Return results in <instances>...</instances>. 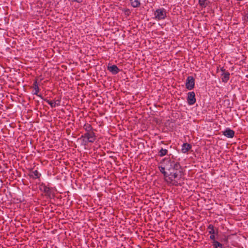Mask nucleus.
Masks as SVG:
<instances>
[{
  "label": "nucleus",
  "instance_id": "12",
  "mask_svg": "<svg viewBox=\"0 0 248 248\" xmlns=\"http://www.w3.org/2000/svg\"><path fill=\"white\" fill-rule=\"evenodd\" d=\"M108 70L111 72L113 74H117L119 71V69L117 67V66L115 65H113L110 66H108Z\"/></svg>",
  "mask_w": 248,
  "mask_h": 248
},
{
  "label": "nucleus",
  "instance_id": "14",
  "mask_svg": "<svg viewBox=\"0 0 248 248\" xmlns=\"http://www.w3.org/2000/svg\"><path fill=\"white\" fill-rule=\"evenodd\" d=\"M33 87L34 90L35 91V92L34 93V94H36V95H37L38 96H39L41 97L42 98H43L41 96V95H38V93L39 92V87H38V83H37L36 80L34 82L33 84Z\"/></svg>",
  "mask_w": 248,
  "mask_h": 248
},
{
  "label": "nucleus",
  "instance_id": "5",
  "mask_svg": "<svg viewBox=\"0 0 248 248\" xmlns=\"http://www.w3.org/2000/svg\"><path fill=\"white\" fill-rule=\"evenodd\" d=\"M40 189L45 193L47 197L52 198L54 197V194L52 189L47 186L42 185L40 186Z\"/></svg>",
  "mask_w": 248,
  "mask_h": 248
},
{
  "label": "nucleus",
  "instance_id": "13",
  "mask_svg": "<svg viewBox=\"0 0 248 248\" xmlns=\"http://www.w3.org/2000/svg\"><path fill=\"white\" fill-rule=\"evenodd\" d=\"M191 148V146L188 143H184L182 147L181 151L183 153H186Z\"/></svg>",
  "mask_w": 248,
  "mask_h": 248
},
{
  "label": "nucleus",
  "instance_id": "7",
  "mask_svg": "<svg viewBox=\"0 0 248 248\" xmlns=\"http://www.w3.org/2000/svg\"><path fill=\"white\" fill-rule=\"evenodd\" d=\"M196 102L195 94L194 92H189L187 95V102L189 105H193Z\"/></svg>",
  "mask_w": 248,
  "mask_h": 248
},
{
  "label": "nucleus",
  "instance_id": "3",
  "mask_svg": "<svg viewBox=\"0 0 248 248\" xmlns=\"http://www.w3.org/2000/svg\"><path fill=\"white\" fill-rule=\"evenodd\" d=\"M155 18L157 20L164 19L166 17V12L164 8L157 9L154 14Z\"/></svg>",
  "mask_w": 248,
  "mask_h": 248
},
{
  "label": "nucleus",
  "instance_id": "2",
  "mask_svg": "<svg viewBox=\"0 0 248 248\" xmlns=\"http://www.w3.org/2000/svg\"><path fill=\"white\" fill-rule=\"evenodd\" d=\"M172 160L173 159H171L170 158H167L164 159L161 162L162 166L159 167L160 170L164 174L165 178L166 177V176H168L167 173L165 171V170L169 171V170L171 169V165Z\"/></svg>",
  "mask_w": 248,
  "mask_h": 248
},
{
  "label": "nucleus",
  "instance_id": "15",
  "mask_svg": "<svg viewBox=\"0 0 248 248\" xmlns=\"http://www.w3.org/2000/svg\"><path fill=\"white\" fill-rule=\"evenodd\" d=\"M131 2V5L133 7H138L140 5V2L139 0H129Z\"/></svg>",
  "mask_w": 248,
  "mask_h": 248
},
{
  "label": "nucleus",
  "instance_id": "16",
  "mask_svg": "<svg viewBox=\"0 0 248 248\" xmlns=\"http://www.w3.org/2000/svg\"><path fill=\"white\" fill-rule=\"evenodd\" d=\"M208 230H209V233L211 234L216 233V231L214 230V227L213 225L210 224L208 227Z\"/></svg>",
  "mask_w": 248,
  "mask_h": 248
},
{
  "label": "nucleus",
  "instance_id": "22",
  "mask_svg": "<svg viewBox=\"0 0 248 248\" xmlns=\"http://www.w3.org/2000/svg\"><path fill=\"white\" fill-rule=\"evenodd\" d=\"M245 20L246 21H248V14H246L245 16Z\"/></svg>",
  "mask_w": 248,
  "mask_h": 248
},
{
  "label": "nucleus",
  "instance_id": "19",
  "mask_svg": "<svg viewBox=\"0 0 248 248\" xmlns=\"http://www.w3.org/2000/svg\"><path fill=\"white\" fill-rule=\"evenodd\" d=\"M199 3L202 7H205L207 5V0H199Z\"/></svg>",
  "mask_w": 248,
  "mask_h": 248
},
{
  "label": "nucleus",
  "instance_id": "20",
  "mask_svg": "<svg viewBox=\"0 0 248 248\" xmlns=\"http://www.w3.org/2000/svg\"><path fill=\"white\" fill-rule=\"evenodd\" d=\"M210 238L214 241H215V235L214 234H211L210 236Z\"/></svg>",
  "mask_w": 248,
  "mask_h": 248
},
{
  "label": "nucleus",
  "instance_id": "21",
  "mask_svg": "<svg viewBox=\"0 0 248 248\" xmlns=\"http://www.w3.org/2000/svg\"><path fill=\"white\" fill-rule=\"evenodd\" d=\"M86 128H85V129L86 130H89L90 128H91V125H86Z\"/></svg>",
  "mask_w": 248,
  "mask_h": 248
},
{
  "label": "nucleus",
  "instance_id": "6",
  "mask_svg": "<svg viewBox=\"0 0 248 248\" xmlns=\"http://www.w3.org/2000/svg\"><path fill=\"white\" fill-rule=\"evenodd\" d=\"M195 80L194 78L191 77L189 76L186 80V86L188 90H192L194 87Z\"/></svg>",
  "mask_w": 248,
  "mask_h": 248
},
{
  "label": "nucleus",
  "instance_id": "1",
  "mask_svg": "<svg viewBox=\"0 0 248 248\" xmlns=\"http://www.w3.org/2000/svg\"><path fill=\"white\" fill-rule=\"evenodd\" d=\"M171 168L169 170V174L166 176L165 181L168 184L173 185H181L183 182L182 177L183 175L182 169L177 162L172 160L171 162Z\"/></svg>",
  "mask_w": 248,
  "mask_h": 248
},
{
  "label": "nucleus",
  "instance_id": "9",
  "mask_svg": "<svg viewBox=\"0 0 248 248\" xmlns=\"http://www.w3.org/2000/svg\"><path fill=\"white\" fill-rule=\"evenodd\" d=\"M222 73L221 74V79L224 82H227L230 78V73L228 72H226L224 69H221Z\"/></svg>",
  "mask_w": 248,
  "mask_h": 248
},
{
  "label": "nucleus",
  "instance_id": "18",
  "mask_svg": "<svg viewBox=\"0 0 248 248\" xmlns=\"http://www.w3.org/2000/svg\"><path fill=\"white\" fill-rule=\"evenodd\" d=\"M168 153V150L167 149H164L162 148L159 152V155L160 156H163L166 155Z\"/></svg>",
  "mask_w": 248,
  "mask_h": 248
},
{
  "label": "nucleus",
  "instance_id": "17",
  "mask_svg": "<svg viewBox=\"0 0 248 248\" xmlns=\"http://www.w3.org/2000/svg\"><path fill=\"white\" fill-rule=\"evenodd\" d=\"M213 246L215 248H222V245L217 241H214L213 242Z\"/></svg>",
  "mask_w": 248,
  "mask_h": 248
},
{
  "label": "nucleus",
  "instance_id": "8",
  "mask_svg": "<svg viewBox=\"0 0 248 248\" xmlns=\"http://www.w3.org/2000/svg\"><path fill=\"white\" fill-rule=\"evenodd\" d=\"M44 100L50 105L51 108H54L61 105V99L54 100V101L46 99H44Z\"/></svg>",
  "mask_w": 248,
  "mask_h": 248
},
{
  "label": "nucleus",
  "instance_id": "4",
  "mask_svg": "<svg viewBox=\"0 0 248 248\" xmlns=\"http://www.w3.org/2000/svg\"><path fill=\"white\" fill-rule=\"evenodd\" d=\"M85 142H93L95 140V134L93 132H87L81 137Z\"/></svg>",
  "mask_w": 248,
  "mask_h": 248
},
{
  "label": "nucleus",
  "instance_id": "10",
  "mask_svg": "<svg viewBox=\"0 0 248 248\" xmlns=\"http://www.w3.org/2000/svg\"><path fill=\"white\" fill-rule=\"evenodd\" d=\"M29 175L30 177L33 179H37L40 177L41 174L37 170H31L29 172Z\"/></svg>",
  "mask_w": 248,
  "mask_h": 248
},
{
  "label": "nucleus",
  "instance_id": "11",
  "mask_svg": "<svg viewBox=\"0 0 248 248\" xmlns=\"http://www.w3.org/2000/svg\"><path fill=\"white\" fill-rule=\"evenodd\" d=\"M223 135L228 138H232L234 136V132L230 129H227L223 132Z\"/></svg>",
  "mask_w": 248,
  "mask_h": 248
}]
</instances>
